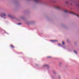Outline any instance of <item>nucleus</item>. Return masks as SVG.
<instances>
[{
	"label": "nucleus",
	"instance_id": "f03ea898",
	"mask_svg": "<svg viewBox=\"0 0 79 79\" xmlns=\"http://www.w3.org/2000/svg\"><path fill=\"white\" fill-rule=\"evenodd\" d=\"M5 16H6V15L5 13H2L0 14V17L1 18H3V19H5Z\"/></svg>",
	"mask_w": 79,
	"mask_h": 79
},
{
	"label": "nucleus",
	"instance_id": "6ab92c4d",
	"mask_svg": "<svg viewBox=\"0 0 79 79\" xmlns=\"http://www.w3.org/2000/svg\"><path fill=\"white\" fill-rule=\"evenodd\" d=\"M4 32H5V34H9L8 33H7L6 31H4Z\"/></svg>",
	"mask_w": 79,
	"mask_h": 79
},
{
	"label": "nucleus",
	"instance_id": "20e7f679",
	"mask_svg": "<svg viewBox=\"0 0 79 79\" xmlns=\"http://www.w3.org/2000/svg\"><path fill=\"white\" fill-rule=\"evenodd\" d=\"M50 41L52 43H55V42H58V40H50Z\"/></svg>",
	"mask_w": 79,
	"mask_h": 79
},
{
	"label": "nucleus",
	"instance_id": "4be33fe9",
	"mask_svg": "<svg viewBox=\"0 0 79 79\" xmlns=\"http://www.w3.org/2000/svg\"><path fill=\"white\" fill-rule=\"evenodd\" d=\"M67 41L68 42H69V40H67Z\"/></svg>",
	"mask_w": 79,
	"mask_h": 79
},
{
	"label": "nucleus",
	"instance_id": "6e6552de",
	"mask_svg": "<svg viewBox=\"0 0 79 79\" xmlns=\"http://www.w3.org/2000/svg\"><path fill=\"white\" fill-rule=\"evenodd\" d=\"M52 73L54 74H55V75H56V72L55 71H53Z\"/></svg>",
	"mask_w": 79,
	"mask_h": 79
},
{
	"label": "nucleus",
	"instance_id": "7ed1b4c3",
	"mask_svg": "<svg viewBox=\"0 0 79 79\" xmlns=\"http://www.w3.org/2000/svg\"><path fill=\"white\" fill-rule=\"evenodd\" d=\"M42 67L43 68H44V67H47V70H48V71H49L50 70V67H49L48 65L47 64L44 65L42 66Z\"/></svg>",
	"mask_w": 79,
	"mask_h": 79
},
{
	"label": "nucleus",
	"instance_id": "9b49d317",
	"mask_svg": "<svg viewBox=\"0 0 79 79\" xmlns=\"http://www.w3.org/2000/svg\"><path fill=\"white\" fill-rule=\"evenodd\" d=\"M58 46H61V47L62 46V44H60V43H58Z\"/></svg>",
	"mask_w": 79,
	"mask_h": 79
},
{
	"label": "nucleus",
	"instance_id": "aec40b11",
	"mask_svg": "<svg viewBox=\"0 0 79 79\" xmlns=\"http://www.w3.org/2000/svg\"><path fill=\"white\" fill-rule=\"evenodd\" d=\"M47 58H50V56H47Z\"/></svg>",
	"mask_w": 79,
	"mask_h": 79
},
{
	"label": "nucleus",
	"instance_id": "4468645a",
	"mask_svg": "<svg viewBox=\"0 0 79 79\" xmlns=\"http://www.w3.org/2000/svg\"><path fill=\"white\" fill-rule=\"evenodd\" d=\"M51 78L52 79H55V77H54V76H52Z\"/></svg>",
	"mask_w": 79,
	"mask_h": 79
},
{
	"label": "nucleus",
	"instance_id": "dca6fc26",
	"mask_svg": "<svg viewBox=\"0 0 79 79\" xmlns=\"http://www.w3.org/2000/svg\"><path fill=\"white\" fill-rule=\"evenodd\" d=\"M61 47H62V48H66V46H63V45L62 46H61Z\"/></svg>",
	"mask_w": 79,
	"mask_h": 79
},
{
	"label": "nucleus",
	"instance_id": "f257e3e1",
	"mask_svg": "<svg viewBox=\"0 0 79 79\" xmlns=\"http://www.w3.org/2000/svg\"><path fill=\"white\" fill-rule=\"evenodd\" d=\"M64 12H65V13H70L71 14H72V15H75V16H77V17H79V15H77V14L74 13L72 12H70V11H68L65 10H63Z\"/></svg>",
	"mask_w": 79,
	"mask_h": 79
},
{
	"label": "nucleus",
	"instance_id": "412c9836",
	"mask_svg": "<svg viewBox=\"0 0 79 79\" xmlns=\"http://www.w3.org/2000/svg\"><path fill=\"white\" fill-rule=\"evenodd\" d=\"M66 3H67V4H69L68 2H66Z\"/></svg>",
	"mask_w": 79,
	"mask_h": 79
},
{
	"label": "nucleus",
	"instance_id": "f8f14e48",
	"mask_svg": "<svg viewBox=\"0 0 79 79\" xmlns=\"http://www.w3.org/2000/svg\"><path fill=\"white\" fill-rule=\"evenodd\" d=\"M58 79H61V76H60V75H58Z\"/></svg>",
	"mask_w": 79,
	"mask_h": 79
},
{
	"label": "nucleus",
	"instance_id": "1a4fd4ad",
	"mask_svg": "<svg viewBox=\"0 0 79 79\" xmlns=\"http://www.w3.org/2000/svg\"><path fill=\"white\" fill-rule=\"evenodd\" d=\"M20 18L21 19H24V17L23 16H21L20 17Z\"/></svg>",
	"mask_w": 79,
	"mask_h": 79
},
{
	"label": "nucleus",
	"instance_id": "2eb2a0df",
	"mask_svg": "<svg viewBox=\"0 0 79 79\" xmlns=\"http://www.w3.org/2000/svg\"><path fill=\"white\" fill-rule=\"evenodd\" d=\"M17 25H18L19 26V25H21L22 24L21 23H18L17 24Z\"/></svg>",
	"mask_w": 79,
	"mask_h": 79
},
{
	"label": "nucleus",
	"instance_id": "f3484780",
	"mask_svg": "<svg viewBox=\"0 0 79 79\" xmlns=\"http://www.w3.org/2000/svg\"><path fill=\"white\" fill-rule=\"evenodd\" d=\"M10 46L11 47H12V48H15V47H13V46L12 44L10 45Z\"/></svg>",
	"mask_w": 79,
	"mask_h": 79
},
{
	"label": "nucleus",
	"instance_id": "ddd939ff",
	"mask_svg": "<svg viewBox=\"0 0 79 79\" xmlns=\"http://www.w3.org/2000/svg\"><path fill=\"white\" fill-rule=\"evenodd\" d=\"M62 64V62H60L59 63V66H60V65H61Z\"/></svg>",
	"mask_w": 79,
	"mask_h": 79
},
{
	"label": "nucleus",
	"instance_id": "0eeeda50",
	"mask_svg": "<svg viewBox=\"0 0 79 79\" xmlns=\"http://www.w3.org/2000/svg\"><path fill=\"white\" fill-rule=\"evenodd\" d=\"M8 16L10 18H12V19H15V18L13 17H12V16H11V15H8Z\"/></svg>",
	"mask_w": 79,
	"mask_h": 79
},
{
	"label": "nucleus",
	"instance_id": "423d86ee",
	"mask_svg": "<svg viewBox=\"0 0 79 79\" xmlns=\"http://www.w3.org/2000/svg\"><path fill=\"white\" fill-rule=\"evenodd\" d=\"M25 23L27 24H30L32 23V22H29L28 21H25Z\"/></svg>",
	"mask_w": 79,
	"mask_h": 79
},
{
	"label": "nucleus",
	"instance_id": "9d476101",
	"mask_svg": "<svg viewBox=\"0 0 79 79\" xmlns=\"http://www.w3.org/2000/svg\"><path fill=\"white\" fill-rule=\"evenodd\" d=\"M62 44L63 45H65V43L63 41L62 42Z\"/></svg>",
	"mask_w": 79,
	"mask_h": 79
},
{
	"label": "nucleus",
	"instance_id": "b1692460",
	"mask_svg": "<svg viewBox=\"0 0 79 79\" xmlns=\"http://www.w3.org/2000/svg\"><path fill=\"white\" fill-rule=\"evenodd\" d=\"M50 58H51V57L50 56Z\"/></svg>",
	"mask_w": 79,
	"mask_h": 79
},
{
	"label": "nucleus",
	"instance_id": "a211bd4d",
	"mask_svg": "<svg viewBox=\"0 0 79 79\" xmlns=\"http://www.w3.org/2000/svg\"><path fill=\"white\" fill-rule=\"evenodd\" d=\"M75 53V54H77V52H76L75 50L73 51Z\"/></svg>",
	"mask_w": 79,
	"mask_h": 79
},
{
	"label": "nucleus",
	"instance_id": "5701e85b",
	"mask_svg": "<svg viewBox=\"0 0 79 79\" xmlns=\"http://www.w3.org/2000/svg\"><path fill=\"white\" fill-rule=\"evenodd\" d=\"M71 4V5H73V4Z\"/></svg>",
	"mask_w": 79,
	"mask_h": 79
},
{
	"label": "nucleus",
	"instance_id": "39448f33",
	"mask_svg": "<svg viewBox=\"0 0 79 79\" xmlns=\"http://www.w3.org/2000/svg\"><path fill=\"white\" fill-rule=\"evenodd\" d=\"M54 7L55 8H56L57 10H61V8L58 6H55Z\"/></svg>",
	"mask_w": 79,
	"mask_h": 79
}]
</instances>
